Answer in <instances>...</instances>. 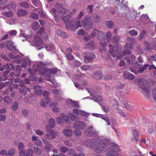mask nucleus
I'll return each mask as SVG.
<instances>
[{
  "mask_svg": "<svg viewBox=\"0 0 156 156\" xmlns=\"http://www.w3.org/2000/svg\"><path fill=\"white\" fill-rule=\"evenodd\" d=\"M34 40L36 44L38 46L42 45L43 44V42L41 40V37L37 34H35L34 37Z\"/></svg>",
  "mask_w": 156,
  "mask_h": 156,
  "instance_id": "nucleus-20",
  "label": "nucleus"
},
{
  "mask_svg": "<svg viewBox=\"0 0 156 156\" xmlns=\"http://www.w3.org/2000/svg\"><path fill=\"white\" fill-rule=\"evenodd\" d=\"M9 57L12 59H18L20 58V56L19 55L15 56L12 54L10 53L9 55Z\"/></svg>",
  "mask_w": 156,
  "mask_h": 156,
  "instance_id": "nucleus-47",
  "label": "nucleus"
},
{
  "mask_svg": "<svg viewBox=\"0 0 156 156\" xmlns=\"http://www.w3.org/2000/svg\"><path fill=\"white\" fill-rule=\"evenodd\" d=\"M2 9L4 11H6L7 10L9 11L7 12H3V15L4 16L7 17H12L13 15L12 12L10 11V8L8 6L6 5L2 8Z\"/></svg>",
  "mask_w": 156,
  "mask_h": 156,
  "instance_id": "nucleus-16",
  "label": "nucleus"
},
{
  "mask_svg": "<svg viewBox=\"0 0 156 156\" xmlns=\"http://www.w3.org/2000/svg\"><path fill=\"white\" fill-rule=\"evenodd\" d=\"M86 126V124L84 122L80 121H77L73 124L74 127L79 129H83Z\"/></svg>",
  "mask_w": 156,
  "mask_h": 156,
  "instance_id": "nucleus-14",
  "label": "nucleus"
},
{
  "mask_svg": "<svg viewBox=\"0 0 156 156\" xmlns=\"http://www.w3.org/2000/svg\"><path fill=\"white\" fill-rule=\"evenodd\" d=\"M132 133L135 139L137 142L138 140L139 136V134L138 131L136 129H133L132 130Z\"/></svg>",
  "mask_w": 156,
  "mask_h": 156,
  "instance_id": "nucleus-28",
  "label": "nucleus"
},
{
  "mask_svg": "<svg viewBox=\"0 0 156 156\" xmlns=\"http://www.w3.org/2000/svg\"><path fill=\"white\" fill-rule=\"evenodd\" d=\"M92 76L94 79L97 80L101 79L102 77L101 72L100 70L93 72L92 74Z\"/></svg>",
  "mask_w": 156,
  "mask_h": 156,
  "instance_id": "nucleus-17",
  "label": "nucleus"
},
{
  "mask_svg": "<svg viewBox=\"0 0 156 156\" xmlns=\"http://www.w3.org/2000/svg\"><path fill=\"white\" fill-rule=\"evenodd\" d=\"M71 104V105L73 107L77 108L80 107L79 103L78 102L72 101Z\"/></svg>",
  "mask_w": 156,
  "mask_h": 156,
  "instance_id": "nucleus-48",
  "label": "nucleus"
},
{
  "mask_svg": "<svg viewBox=\"0 0 156 156\" xmlns=\"http://www.w3.org/2000/svg\"><path fill=\"white\" fill-rule=\"evenodd\" d=\"M28 14L27 12L24 9H20L17 12V15L18 17H21L26 16Z\"/></svg>",
  "mask_w": 156,
  "mask_h": 156,
  "instance_id": "nucleus-21",
  "label": "nucleus"
},
{
  "mask_svg": "<svg viewBox=\"0 0 156 156\" xmlns=\"http://www.w3.org/2000/svg\"><path fill=\"white\" fill-rule=\"evenodd\" d=\"M148 66V65L146 64L142 67L141 65L136 62L134 65L132 66L129 67V69L131 72L137 74L138 73H143L147 68Z\"/></svg>",
  "mask_w": 156,
  "mask_h": 156,
  "instance_id": "nucleus-4",
  "label": "nucleus"
},
{
  "mask_svg": "<svg viewBox=\"0 0 156 156\" xmlns=\"http://www.w3.org/2000/svg\"><path fill=\"white\" fill-rule=\"evenodd\" d=\"M9 36L11 35H16L17 34V32L15 30H12L8 32Z\"/></svg>",
  "mask_w": 156,
  "mask_h": 156,
  "instance_id": "nucleus-60",
  "label": "nucleus"
},
{
  "mask_svg": "<svg viewBox=\"0 0 156 156\" xmlns=\"http://www.w3.org/2000/svg\"><path fill=\"white\" fill-rule=\"evenodd\" d=\"M84 133L87 136H92L97 134V132L92 126H90L84 130Z\"/></svg>",
  "mask_w": 156,
  "mask_h": 156,
  "instance_id": "nucleus-11",
  "label": "nucleus"
},
{
  "mask_svg": "<svg viewBox=\"0 0 156 156\" xmlns=\"http://www.w3.org/2000/svg\"><path fill=\"white\" fill-rule=\"evenodd\" d=\"M101 32L98 30L94 29L93 31L92 32L90 36L92 37H94L95 36H96L97 34L98 33L99 35V32Z\"/></svg>",
  "mask_w": 156,
  "mask_h": 156,
  "instance_id": "nucleus-38",
  "label": "nucleus"
},
{
  "mask_svg": "<svg viewBox=\"0 0 156 156\" xmlns=\"http://www.w3.org/2000/svg\"><path fill=\"white\" fill-rule=\"evenodd\" d=\"M127 53V56L124 59L126 61L127 65L133 64L134 63L135 59V56L133 54H129Z\"/></svg>",
  "mask_w": 156,
  "mask_h": 156,
  "instance_id": "nucleus-12",
  "label": "nucleus"
},
{
  "mask_svg": "<svg viewBox=\"0 0 156 156\" xmlns=\"http://www.w3.org/2000/svg\"><path fill=\"white\" fill-rule=\"evenodd\" d=\"M40 27L39 23L37 22H35L33 23L32 25V27L35 30H38Z\"/></svg>",
  "mask_w": 156,
  "mask_h": 156,
  "instance_id": "nucleus-35",
  "label": "nucleus"
},
{
  "mask_svg": "<svg viewBox=\"0 0 156 156\" xmlns=\"http://www.w3.org/2000/svg\"><path fill=\"white\" fill-rule=\"evenodd\" d=\"M108 47L109 49L108 51L109 53L113 57L117 56L118 58L119 55L121 52L120 48L118 45L113 46L110 44H109Z\"/></svg>",
  "mask_w": 156,
  "mask_h": 156,
  "instance_id": "nucleus-6",
  "label": "nucleus"
},
{
  "mask_svg": "<svg viewBox=\"0 0 156 156\" xmlns=\"http://www.w3.org/2000/svg\"><path fill=\"white\" fill-rule=\"evenodd\" d=\"M81 24L84 29L86 30H90L93 26V23L90 22V19L87 17H84L82 19Z\"/></svg>",
  "mask_w": 156,
  "mask_h": 156,
  "instance_id": "nucleus-8",
  "label": "nucleus"
},
{
  "mask_svg": "<svg viewBox=\"0 0 156 156\" xmlns=\"http://www.w3.org/2000/svg\"><path fill=\"white\" fill-rule=\"evenodd\" d=\"M110 147L106 149L107 152L106 153L107 156H118L117 152L119 151V149L118 145L114 143H111L110 144Z\"/></svg>",
  "mask_w": 156,
  "mask_h": 156,
  "instance_id": "nucleus-3",
  "label": "nucleus"
},
{
  "mask_svg": "<svg viewBox=\"0 0 156 156\" xmlns=\"http://www.w3.org/2000/svg\"><path fill=\"white\" fill-rule=\"evenodd\" d=\"M64 134L67 137H70L73 133L71 129H65L63 130Z\"/></svg>",
  "mask_w": 156,
  "mask_h": 156,
  "instance_id": "nucleus-27",
  "label": "nucleus"
},
{
  "mask_svg": "<svg viewBox=\"0 0 156 156\" xmlns=\"http://www.w3.org/2000/svg\"><path fill=\"white\" fill-rule=\"evenodd\" d=\"M85 31L83 29H79L77 32L78 34L79 35H83L84 34Z\"/></svg>",
  "mask_w": 156,
  "mask_h": 156,
  "instance_id": "nucleus-54",
  "label": "nucleus"
},
{
  "mask_svg": "<svg viewBox=\"0 0 156 156\" xmlns=\"http://www.w3.org/2000/svg\"><path fill=\"white\" fill-rule=\"evenodd\" d=\"M129 34L131 36H136L138 35L137 31H135L134 30H132L129 31Z\"/></svg>",
  "mask_w": 156,
  "mask_h": 156,
  "instance_id": "nucleus-42",
  "label": "nucleus"
},
{
  "mask_svg": "<svg viewBox=\"0 0 156 156\" xmlns=\"http://www.w3.org/2000/svg\"><path fill=\"white\" fill-rule=\"evenodd\" d=\"M18 108V103L17 101H15L13 104V105L12 107V108L13 110H16Z\"/></svg>",
  "mask_w": 156,
  "mask_h": 156,
  "instance_id": "nucleus-55",
  "label": "nucleus"
},
{
  "mask_svg": "<svg viewBox=\"0 0 156 156\" xmlns=\"http://www.w3.org/2000/svg\"><path fill=\"white\" fill-rule=\"evenodd\" d=\"M92 7L93 6L92 5H89L87 6V10L88 12L89 13H91L92 12Z\"/></svg>",
  "mask_w": 156,
  "mask_h": 156,
  "instance_id": "nucleus-56",
  "label": "nucleus"
},
{
  "mask_svg": "<svg viewBox=\"0 0 156 156\" xmlns=\"http://www.w3.org/2000/svg\"><path fill=\"white\" fill-rule=\"evenodd\" d=\"M90 20L94 23H97L100 21L101 20V17L100 16L97 14H93L90 17Z\"/></svg>",
  "mask_w": 156,
  "mask_h": 156,
  "instance_id": "nucleus-18",
  "label": "nucleus"
},
{
  "mask_svg": "<svg viewBox=\"0 0 156 156\" xmlns=\"http://www.w3.org/2000/svg\"><path fill=\"white\" fill-rule=\"evenodd\" d=\"M148 60L149 62H151L153 60L156 61V55H154L149 56L148 57Z\"/></svg>",
  "mask_w": 156,
  "mask_h": 156,
  "instance_id": "nucleus-53",
  "label": "nucleus"
},
{
  "mask_svg": "<svg viewBox=\"0 0 156 156\" xmlns=\"http://www.w3.org/2000/svg\"><path fill=\"white\" fill-rule=\"evenodd\" d=\"M123 77L125 79H127L130 80H132L135 78L133 75L129 73L127 71L124 72Z\"/></svg>",
  "mask_w": 156,
  "mask_h": 156,
  "instance_id": "nucleus-22",
  "label": "nucleus"
},
{
  "mask_svg": "<svg viewBox=\"0 0 156 156\" xmlns=\"http://www.w3.org/2000/svg\"><path fill=\"white\" fill-rule=\"evenodd\" d=\"M9 64H7L5 65H4L2 67H0V71H2L5 69L9 73V71L11 70V67L10 66Z\"/></svg>",
  "mask_w": 156,
  "mask_h": 156,
  "instance_id": "nucleus-30",
  "label": "nucleus"
},
{
  "mask_svg": "<svg viewBox=\"0 0 156 156\" xmlns=\"http://www.w3.org/2000/svg\"><path fill=\"white\" fill-rule=\"evenodd\" d=\"M19 92L23 94H26L27 93L26 91L25 90V87H22L19 89Z\"/></svg>",
  "mask_w": 156,
  "mask_h": 156,
  "instance_id": "nucleus-44",
  "label": "nucleus"
},
{
  "mask_svg": "<svg viewBox=\"0 0 156 156\" xmlns=\"http://www.w3.org/2000/svg\"><path fill=\"white\" fill-rule=\"evenodd\" d=\"M49 125L50 127L52 128L55 126V120L54 119L51 118L49 119Z\"/></svg>",
  "mask_w": 156,
  "mask_h": 156,
  "instance_id": "nucleus-40",
  "label": "nucleus"
},
{
  "mask_svg": "<svg viewBox=\"0 0 156 156\" xmlns=\"http://www.w3.org/2000/svg\"><path fill=\"white\" fill-rule=\"evenodd\" d=\"M15 153V150L12 149L8 151V154H6V156H12Z\"/></svg>",
  "mask_w": 156,
  "mask_h": 156,
  "instance_id": "nucleus-52",
  "label": "nucleus"
},
{
  "mask_svg": "<svg viewBox=\"0 0 156 156\" xmlns=\"http://www.w3.org/2000/svg\"><path fill=\"white\" fill-rule=\"evenodd\" d=\"M26 151L24 149L21 150L19 152L20 156H26Z\"/></svg>",
  "mask_w": 156,
  "mask_h": 156,
  "instance_id": "nucleus-58",
  "label": "nucleus"
},
{
  "mask_svg": "<svg viewBox=\"0 0 156 156\" xmlns=\"http://www.w3.org/2000/svg\"><path fill=\"white\" fill-rule=\"evenodd\" d=\"M57 134L58 133L56 132L51 130L50 131L49 133H47L46 135L47 138L48 140H49L51 138L54 139Z\"/></svg>",
  "mask_w": 156,
  "mask_h": 156,
  "instance_id": "nucleus-19",
  "label": "nucleus"
},
{
  "mask_svg": "<svg viewBox=\"0 0 156 156\" xmlns=\"http://www.w3.org/2000/svg\"><path fill=\"white\" fill-rule=\"evenodd\" d=\"M20 5L21 7L25 8H28L29 7V4L27 2H22L20 3Z\"/></svg>",
  "mask_w": 156,
  "mask_h": 156,
  "instance_id": "nucleus-37",
  "label": "nucleus"
},
{
  "mask_svg": "<svg viewBox=\"0 0 156 156\" xmlns=\"http://www.w3.org/2000/svg\"><path fill=\"white\" fill-rule=\"evenodd\" d=\"M54 48V45L52 44H47L45 45V48L48 51H51Z\"/></svg>",
  "mask_w": 156,
  "mask_h": 156,
  "instance_id": "nucleus-34",
  "label": "nucleus"
},
{
  "mask_svg": "<svg viewBox=\"0 0 156 156\" xmlns=\"http://www.w3.org/2000/svg\"><path fill=\"white\" fill-rule=\"evenodd\" d=\"M83 55L84 62L86 63L92 62L96 57L95 55L92 52H84Z\"/></svg>",
  "mask_w": 156,
  "mask_h": 156,
  "instance_id": "nucleus-7",
  "label": "nucleus"
},
{
  "mask_svg": "<svg viewBox=\"0 0 156 156\" xmlns=\"http://www.w3.org/2000/svg\"><path fill=\"white\" fill-rule=\"evenodd\" d=\"M112 36V34L110 32H108L106 34L103 33L102 32H99V35L98 36V39L101 41L100 42V48H101V47H102V50L100 49V52H102L103 51L105 52L106 51L105 48L107 46V44L105 41L106 39L107 38V42H109Z\"/></svg>",
  "mask_w": 156,
  "mask_h": 156,
  "instance_id": "nucleus-2",
  "label": "nucleus"
},
{
  "mask_svg": "<svg viewBox=\"0 0 156 156\" xmlns=\"http://www.w3.org/2000/svg\"><path fill=\"white\" fill-rule=\"evenodd\" d=\"M138 84L143 90L147 92V94H149L148 90H147V83L145 79H142L139 80L138 81Z\"/></svg>",
  "mask_w": 156,
  "mask_h": 156,
  "instance_id": "nucleus-10",
  "label": "nucleus"
},
{
  "mask_svg": "<svg viewBox=\"0 0 156 156\" xmlns=\"http://www.w3.org/2000/svg\"><path fill=\"white\" fill-rule=\"evenodd\" d=\"M90 66L88 65H83L81 66V68L85 71L89 70Z\"/></svg>",
  "mask_w": 156,
  "mask_h": 156,
  "instance_id": "nucleus-49",
  "label": "nucleus"
},
{
  "mask_svg": "<svg viewBox=\"0 0 156 156\" xmlns=\"http://www.w3.org/2000/svg\"><path fill=\"white\" fill-rule=\"evenodd\" d=\"M37 32L38 34H40L45 39H47L48 38V36L47 34L44 32V30L43 28L41 27Z\"/></svg>",
  "mask_w": 156,
  "mask_h": 156,
  "instance_id": "nucleus-24",
  "label": "nucleus"
},
{
  "mask_svg": "<svg viewBox=\"0 0 156 156\" xmlns=\"http://www.w3.org/2000/svg\"><path fill=\"white\" fill-rule=\"evenodd\" d=\"M149 69L152 74L156 75V68L154 65L150 66Z\"/></svg>",
  "mask_w": 156,
  "mask_h": 156,
  "instance_id": "nucleus-29",
  "label": "nucleus"
},
{
  "mask_svg": "<svg viewBox=\"0 0 156 156\" xmlns=\"http://www.w3.org/2000/svg\"><path fill=\"white\" fill-rule=\"evenodd\" d=\"M101 118L104 119L106 122L107 123V125H110L111 123L110 122L109 118L107 116H102Z\"/></svg>",
  "mask_w": 156,
  "mask_h": 156,
  "instance_id": "nucleus-51",
  "label": "nucleus"
},
{
  "mask_svg": "<svg viewBox=\"0 0 156 156\" xmlns=\"http://www.w3.org/2000/svg\"><path fill=\"white\" fill-rule=\"evenodd\" d=\"M5 45L7 48L11 51L12 52L15 53L18 52V50L16 49L13 45V43L11 41H7L5 43Z\"/></svg>",
  "mask_w": 156,
  "mask_h": 156,
  "instance_id": "nucleus-13",
  "label": "nucleus"
},
{
  "mask_svg": "<svg viewBox=\"0 0 156 156\" xmlns=\"http://www.w3.org/2000/svg\"><path fill=\"white\" fill-rule=\"evenodd\" d=\"M4 100L7 103H10L12 101L11 99L8 96H6L4 97Z\"/></svg>",
  "mask_w": 156,
  "mask_h": 156,
  "instance_id": "nucleus-57",
  "label": "nucleus"
},
{
  "mask_svg": "<svg viewBox=\"0 0 156 156\" xmlns=\"http://www.w3.org/2000/svg\"><path fill=\"white\" fill-rule=\"evenodd\" d=\"M106 23L109 29L112 28L114 25L113 22L112 21H108L106 22Z\"/></svg>",
  "mask_w": 156,
  "mask_h": 156,
  "instance_id": "nucleus-43",
  "label": "nucleus"
},
{
  "mask_svg": "<svg viewBox=\"0 0 156 156\" xmlns=\"http://www.w3.org/2000/svg\"><path fill=\"white\" fill-rule=\"evenodd\" d=\"M120 38L119 36H115L111 38L112 42L118 43L120 41Z\"/></svg>",
  "mask_w": 156,
  "mask_h": 156,
  "instance_id": "nucleus-36",
  "label": "nucleus"
},
{
  "mask_svg": "<svg viewBox=\"0 0 156 156\" xmlns=\"http://www.w3.org/2000/svg\"><path fill=\"white\" fill-rule=\"evenodd\" d=\"M65 55L67 58L69 60L71 61L73 60L74 58L72 54L65 53Z\"/></svg>",
  "mask_w": 156,
  "mask_h": 156,
  "instance_id": "nucleus-45",
  "label": "nucleus"
},
{
  "mask_svg": "<svg viewBox=\"0 0 156 156\" xmlns=\"http://www.w3.org/2000/svg\"><path fill=\"white\" fill-rule=\"evenodd\" d=\"M8 73V72L5 71L4 73H3V74L2 75L1 77H2V81H5L7 79L8 76L7 74Z\"/></svg>",
  "mask_w": 156,
  "mask_h": 156,
  "instance_id": "nucleus-50",
  "label": "nucleus"
},
{
  "mask_svg": "<svg viewBox=\"0 0 156 156\" xmlns=\"http://www.w3.org/2000/svg\"><path fill=\"white\" fill-rule=\"evenodd\" d=\"M60 90L58 89H54L52 90V93L55 95H59V94Z\"/></svg>",
  "mask_w": 156,
  "mask_h": 156,
  "instance_id": "nucleus-64",
  "label": "nucleus"
},
{
  "mask_svg": "<svg viewBox=\"0 0 156 156\" xmlns=\"http://www.w3.org/2000/svg\"><path fill=\"white\" fill-rule=\"evenodd\" d=\"M43 90L42 89V88L41 89H37L34 91L35 94L38 96H40L43 93Z\"/></svg>",
  "mask_w": 156,
  "mask_h": 156,
  "instance_id": "nucleus-39",
  "label": "nucleus"
},
{
  "mask_svg": "<svg viewBox=\"0 0 156 156\" xmlns=\"http://www.w3.org/2000/svg\"><path fill=\"white\" fill-rule=\"evenodd\" d=\"M31 17L34 19H37L38 17V15L37 13H32L31 14Z\"/></svg>",
  "mask_w": 156,
  "mask_h": 156,
  "instance_id": "nucleus-59",
  "label": "nucleus"
},
{
  "mask_svg": "<svg viewBox=\"0 0 156 156\" xmlns=\"http://www.w3.org/2000/svg\"><path fill=\"white\" fill-rule=\"evenodd\" d=\"M29 79L31 81H35L37 80L36 76L32 75L29 76Z\"/></svg>",
  "mask_w": 156,
  "mask_h": 156,
  "instance_id": "nucleus-61",
  "label": "nucleus"
},
{
  "mask_svg": "<svg viewBox=\"0 0 156 156\" xmlns=\"http://www.w3.org/2000/svg\"><path fill=\"white\" fill-rule=\"evenodd\" d=\"M79 114L82 116H87L88 115V113L82 110L79 111Z\"/></svg>",
  "mask_w": 156,
  "mask_h": 156,
  "instance_id": "nucleus-62",
  "label": "nucleus"
},
{
  "mask_svg": "<svg viewBox=\"0 0 156 156\" xmlns=\"http://www.w3.org/2000/svg\"><path fill=\"white\" fill-rule=\"evenodd\" d=\"M127 43L126 44L124 47V49L125 50L124 51L123 54L124 55H126L127 53H131V52L129 50L132 49L133 46L135 43V41L134 38L133 37H129L127 39Z\"/></svg>",
  "mask_w": 156,
  "mask_h": 156,
  "instance_id": "nucleus-5",
  "label": "nucleus"
},
{
  "mask_svg": "<svg viewBox=\"0 0 156 156\" xmlns=\"http://www.w3.org/2000/svg\"><path fill=\"white\" fill-rule=\"evenodd\" d=\"M57 122L59 124H62L63 123V121L61 117H58L57 118Z\"/></svg>",
  "mask_w": 156,
  "mask_h": 156,
  "instance_id": "nucleus-63",
  "label": "nucleus"
},
{
  "mask_svg": "<svg viewBox=\"0 0 156 156\" xmlns=\"http://www.w3.org/2000/svg\"><path fill=\"white\" fill-rule=\"evenodd\" d=\"M85 47L91 49H93L94 48V42L93 41H91L86 44L85 45Z\"/></svg>",
  "mask_w": 156,
  "mask_h": 156,
  "instance_id": "nucleus-32",
  "label": "nucleus"
},
{
  "mask_svg": "<svg viewBox=\"0 0 156 156\" xmlns=\"http://www.w3.org/2000/svg\"><path fill=\"white\" fill-rule=\"evenodd\" d=\"M54 6L57 8V12L60 14L62 15L67 12V10L66 9L62 6L61 4L57 3L54 5Z\"/></svg>",
  "mask_w": 156,
  "mask_h": 156,
  "instance_id": "nucleus-15",
  "label": "nucleus"
},
{
  "mask_svg": "<svg viewBox=\"0 0 156 156\" xmlns=\"http://www.w3.org/2000/svg\"><path fill=\"white\" fill-rule=\"evenodd\" d=\"M34 153L37 154H39L41 153V150L38 147H34Z\"/></svg>",
  "mask_w": 156,
  "mask_h": 156,
  "instance_id": "nucleus-41",
  "label": "nucleus"
},
{
  "mask_svg": "<svg viewBox=\"0 0 156 156\" xmlns=\"http://www.w3.org/2000/svg\"><path fill=\"white\" fill-rule=\"evenodd\" d=\"M34 152L32 149L29 148L26 151V156H33Z\"/></svg>",
  "mask_w": 156,
  "mask_h": 156,
  "instance_id": "nucleus-33",
  "label": "nucleus"
},
{
  "mask_svg": "<svg viewBox=\"0 0 156 156\" xmlns=\"http://www.w3.org/2000/svg\"><path fill=\"white\" fill-rule=\"evenodd\" d=\"M61 116H62L64 121L65 122H66V123H68V121L69 119L68 117L64 114H62L61 115Z\"/></svg>",
  "mask_w": 156,
  "mask_h": 156,
  "instance_id": "nucleus-46",
  "label": "nucleus"
},
{
  "mask_svg": "<svg viewBox=\"0 0 156 156\" xmlns=\"http://www.w3.org/2000/svg\"><path fill=\"white\" fill-rule=\"evenodd\" d=\"M69 25H67V29L69 30H76L79 27H81V22L80 20H72L71 23H70Z\"/></svg>",
  "mask_w": 156,
  "mask_h": 156,
  "instance_id": "nucleus-9",
  "label": "nucleus"
},
{
  "mask_svg": "<svg viewBox=\"0 0 156 156\" xmlns=\"http://www.w3.org/2000/svg\"><path fill=\"white\" fill-rule=\"evenodd\" d=\"M43 70L52 74H55L57 72V70L55 69H48L46 68H43Z\"/></svg>",
  "mask_w": 156,
  "mask_h": 156,
  "instance_id": "nucleus-26",
  "label": "nucleus"
},
{
  "mask_svg": "<svg viewBox=\"0 0 156 156\" xmlns=\"http://www.w3.org/2000/svg\"><path fill=\"white\" fill-rule=\"evenodd\" d=\"M84 144L87 146L94 148L95 152L99 153L104 150L105 148L108 146L109 142L106 140L88 139L85 141Z\"/></svg>",
  "mask_w": 156,
  "mask_h": 156,
  "instance_id": "nucleus-1",
  "label": "nucleus"
},
{
  "mask_svg": "<svg viewBox=\"0 0 156 156\" xmlns=\"http://www.w3.org/2000/svg\"><path fill=\"white\" fill-rule=\"evenodd\" d=\"M70 16L69 15H66L64 16H63L62 17V19L64 21V22L66 24V28L67 29V25H69L68 24H70V23H71L72 20H69L70 19Z\"/></svg>",
  "mask_w": 156,
  "mask_h": 156,
  "instance_id": "nucleus-23",
  "label": "nucleus"
},
{
  "mask_svg": "<svg viewBox=\"0 0 156 156\" xmlns=\"http://www.w3.org/2000/svg\"><path fill=\"white\" fill-rule=\"evenodd\" d=\"M144 44L146 48L149 51L152 50L153 46L150 44L147 41H145L144 42Z\"/></svg>",
  "mask_w": 156,
  "mask_h": 156,
  "instance_id": "nucleus-31",
  "label": "nucleus"
},
{
  "mask_svg": "<svg viewBox=\"0 0 156 156\" xmlns=\"http://www.w3.org/2000/svg\"><path fill=\"white\" fill-rule=\"evenodd\" d=\"M43 141L44 143L45 144V150L47 152L50 151H51V149L52 148V146L50 144H47L48 143V142L44 140H43Z\"/></svg>",
  "mask_w": 156,
  "mask_h": 156,
  "instance_id": "nucleus-25",
  "label": "nucleus"
}]
</instances>
